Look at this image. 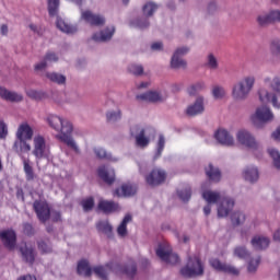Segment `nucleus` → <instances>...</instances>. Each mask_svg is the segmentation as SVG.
I'll return each instance as SVG.
<instances>
[{
    "mask_svg": "<svg viewBox=\"0 0 280 280\" xmlns=\"http://www.w3.org/2000/svg\"><path fill=\"white\" fill-rule=\"evenodd\" d=\"M112 270V272H115V275H126L128 279H135L137 276V264L131 262L125 266H121L119 264H113L108 262L105 267L104 266H96L93 267L94 275L98 277V279L102 280H108V271L106 270Z\"/></svg>",
    "mask_w": 280,
    "mask_h": 280,
    "instance_id": "1",
    "label": "nucleus"
},
{
    "mask_svg": "<svg viewBox=\"0 0 280 280\" xmlns=\"http://www.w3.org/2000/svg\"><path fill=\"white\" fill-rule=\"evenodd\" d=\"M47 122L50 128L59 132L57 137L62 143L71 145V122H69V120H65L60 116L49 115Z\"/></svg>",
    "mask_w": 280,
    "mask_h": 280,
    "instance_id": "2",
    "label": "nucleus"
},
{
    "mask_svg": "<svg viewBox=\"0 0 280 280\" xmlns=\"http://www.w3.org/2000/svg\"><path fill=\"white\" fill-rule=\"evenodd\" d=\"M14 148L23 163V170L26 176V180L32 182L36 178V174L34 173V167L32 166V162L30 159L25 158V154L32 151V145L27 143L26 140L18 139L14 143Z\"/></svg>",
    "mask_w": 280,
    "mask_h": 280,
    "instance_id": "3",
    "label": "nucleus"
},
{
    "mask_svg": "<svg viewBox=\"0 0 280 280\" xmlns=\"http://www.w3.org/2000/svg\"><path fill=\"white\" fill-rule=\"evenodd\" d=\"M255 86V77H245L236 82L232 88V97L235 102H246L253 88Z\"/></svg>",
    "mask_w": 280,
    "mask_h": 280,
    "instance_id": "4",
    "label": "nucleus"
},
{
    "mask_svg": "<svg viewBox=\"0 0 280 280\" xmlns=\"http://www.w3.org/2000/svg\"><path fill=\"white\" fill-rule=\"evenodd\" d=\"M180 275L185 279L202 277L205 275V266L200 258L198 256L188 257L186 266L180 269Z\"/></svg>",
    "mask_w": 280,
    "mask_h": 280,
    "instance_id": "5",
    "label": "nucleus"
},
{
    "mask_svg": "<svg viewBox=\"0 0 280 280\" xmlns=\"http://www.w3.org/2000/svg\"><path fill=\"white\" fill-rule=\"evenodd\" d=\"M252 121L255 126H259V124H270V121H275V114L270 107L261 105L258 106L254 115H252Z\"/></svg>",
    "mask_w": 280,
    "mask_h": 280,
    "instance_id": "6",
    "label": "nucleus"
},
{
    "mask_svg": "<svg viewBox=\"0 0 280 280\" xmlns=\"http://www.w3.org/2000/svg\"><path fill=\"white\" fill-rule=\"evenodd\" d=\"M156 255L160 257V259H162V261H165V264H171L172 266H176V264L180 261L178 254H174V252H172V246L166 243H161L158 246Z\"/></svg>",
    "mask_w": 280,
    "mask_h": 280,
    "instance_id": "7",
    "label": "nucleus"
},
{
    "mask_svg": "<svg viewBox=\"0 0 280 280\" xmlns=\"http://www.w3.org/2000/svg\"><path fill=\"white\" fill-rule=\"evenodd\" d=\"M33 209L37 215V220L45 224L51 218V207L47 200L37 199L33 202Z\"/></svg>",
    "mask_w": 280,
    "mask_h": 280,
    "instance_id": "8",
    "label": "nucleus"
},
{
    "mask_svg": "<svg viewBox=\"0 0 280 280\" xmlns=\"http://www.w3.org/2000/svg\"><path fill=\"white\" fill-rule=\"evenodd\" d=\"M33 154L35 155L37 163L42 159L49 158V147H47V143L45 142V138L43 136H37L34 138Z\"/></svg>",
    "mask_w": 280,
    "mask_h": 280,
    "instance_id": "9",
    "label": "nucleus"
},
{
    "mask_svg": "<svg viewBox=\"0 0 280 280\" xmlns=\"http://www.w3.org/2000/svg\"><path fill=\"white\" fill-rule=\"evenodd\" d=\"M130 136L136 139V143L139 148H148V145H150V137L145 136V128L141 125H133L130 128Z\"/></svg>",
    "mask_w": 280,
    "mask_h": 280,
    "instance_id": "10",
    "label": "nucleus"
},
{
    "mask_svg": "<svg viewBox=\"0 0 280 280\" xmlns=\"http://www.w3.org/2000/svg\"><path fill=\"white\" fill-rule=\"evenodd\" d=\"M236 139L241 145H245V148H250L252 150H257L258 144L255 140V137L250 135V131L246 129H241L236 133Z\"/></svg>",
    "mask_w": 280,
    "mask_h": 280,
    "instance_id": "11",
    "label": "nucleus"
},
{
    "mask_svg": "<svg viewBox=\"0 0 280 280\" xmlns=\"http://www.w3.org/2000/svg\"><path fill=\"white\" fill-rule=\"evenodd\" d=\"M235 207V199L231 197H222L217 209L218 218H229V213L233 211Z\"/></svg>",
    "mask_w": 280,
    "mask_h": 280,
    "instance_id": "12",
    "label": "nucleus"
},
{
    "mask_svg": "<svg viewBox=\"0 0 280 280\" xmlns=\"http://www.w3.org/2000/svg\"><path fill=\"white\" fill-rule=\"evenodd\" d=\"M166 178L167 173L160 168L152 170V172L145 176V180L150 185V187H159V185H163Z\"/></svg>",
    "mask_w": 280,
    "mask_h": 280,
    "instance_id": "13",
    "label": "nucleus"
},
{
    "mask_svg": "<svg viewBox=\"0 0 280 280\" xmlns=\"http://www.w3.org/2000/svg\"><path fill=\"white\" fill-rule=\"evenodd\" d=\"M0 240L8 250L16 248V232L14 230L0 231Z\"/></svg>",
    "mask_w": 280,
    "mask_h": 280,
    "instance_id": "14",
    "label": "nucleus"
},
{
    "mask_svg": "<svg viewBox=\"0 0 280 280\" xmlns=\"http://www.w3.org/2000/svg\"><path fill=\"white\" fill-rule=\"evenodd\" d=\"M137 100L142 102H151V104H163L167 97L163 96L159 91H149L136 96Z\"/></svg>",
    "mask_w": 280,
    "mask_h": 280,
    "instance_id": "15",
    "label": "nucleus"
},
{
    "mask_svg": "<svg viewBox=\"0 0 280 280\" xmlns=\"http://www.w3.org/2000/svg\"><path fill=\"white\" fill-rule=\"evenodd\" d=\"M20 253L25 264L34 266V261H36V249H34L33 246H28L27 243H25L20 247Z\"/></svg>",
    "mask_w": 280,
    "mask_h": 280,
    "instance_id": "16",
    "label": "nucleus"
},
{
    "mask_svg": "<svg viewBox=\"0 0 280 280\" xmlns=\"http://www.w3.org/2000/svg\"><path fill=\"white\" fill-rule=\"evenodd\" d=\"M205 113V97L198 96L192 105H189L186 109L188 117H196V115H202Z\"/></svg>",
    "mask_w": 280,
    "mask_h": 280,
    "instance_id": "17",
    "label": "nucleus"
},
{
    "mask_svg": "<svg viewBox=\"0 0 280 280\" xmlns=\"http://www.w3.org/2000/svg\"><path fill=\"white\" fill-rule=\"evenodd\" d=\"M214 138L221 145L231 147L235 144V139L229 131H226V129H219L215 131Z\"/></svg>",
    "mask_w": 280,
    "mask_h": 280,
    "instance_id": "18",
    "label": "nucleus"
},
{
    "mask_svg": "<svg viewBox=\"0 0 280 280\" xmlns=\"http://www.w3.org/2000/svg\"><path fill=\"white\" fill-rule=\"evenodd\" d=\"M82 19L86 21V23H90L91 25H94L95 27H102V25H105L106 19L102 15L93 14L91 11H85L82 13Z\"/></svg>",
    "mask_w": 280,
    "mask_h": 280,
    "instance_id": "19",
    "label": "nucleus"
},
{
    "mask_svg": "<svg viewBox=\"0 0 280 280\" xmlns=\"http://www.w3.org/2000/svg\"><path fill=\"white\" fill-rule=\"evenodd\" d=\"M97 174L102 182L106 183V185H113V183H115V170L106 166H100Z\"/></svg>",
    "mask_w": 280,
    "mask_h": 280,
    "instance_id": "20",
    "label": "nucleus"
},
{
    "mask_svg": "<svg viewBox=\"0 0 280 280\" xmlns=\"http://www.w3.org/2000/svg\"><path fill=\"white\" fill-rule=\"evenodd\" d=\"M259 100L260 102L266 103V102H271L273 108H280V102L279 98H277V94H271L265 89H260L258 91Z\"/></svg>",
    "mask_w": 280,
    "mask_h": 280,
    "instance_id": "21",
    "label": "nucleus"
},
{
    "mask_svg": "<svg viewBox=\"0 0 280 280\" xmlns=\"http://www.w3.org/2000/svg\"><path fill=\"white\" fill-rule=\"evenodd\" d=\"M115 35V26L106 27L105 30L101 31L100 34H94L92 36V40H95V43H106L113 38Z\"/></svg>",
    "mask_w": 280,
    "mask_h": 280,
    "instance_id": "22",
    "label": "nucleus"
},
{
    "mask_svg": "<svg viewBox=\"0 0 280 280\" xmlns=\"http://www.w3.org/2000/svg\"><path fill=\"white\" fill-rule=\"evenodd\" d=\"M77 272L80 277L91 279V277H93V268H91V264L89 262V260H80L77 266Z\"/></svg>",
    "mask_w": 280,
    "mask_h": 280,
    "instance_id": "23",
    "label": "nucleus"
},
{
    "mask_svg": "<svg viewBox=\"0 0 280 280\" xmlns=\"http://www.w3.org/2000/svg\"><path fill=\"white\" fill-rule=\"evenodd\" d=\"M16 137L18 139L30 141L34 137V130L27 125V122H24L18 128Z\"/></svg>",
    "mask_w": 280,
    "mask_h": 280,
    "instance_id": "24",
    "label": "nucleus"
},
{
    "mask_svg": "<svg viewBox=\"0 0 280 280\" xmlns=\"http://www.w3.org/2000/svg\"><path fill=\"white\" fill-rule=\"evenodd\" d=\"M0 97L5 102H23V95L9 91L5 88H0Z\"/></svg>",
    "mask_w": 280,
    "mask_h": 280,
    "instance_id": "25",
    "label": "nucleus"
},
{
    "mask_svg": "<svg viewBox=\"0 0 280 280\" xmlns=\"http://www.w3.org/2000/svg\"><path fill=\"white\" fill-rule=\"evenodd\" d=\"M250 244L255 250H266L270 246V240L264 236H254Z\"/></svg>",
    "mask_w": 280,
    "mask_h": 280,
    "instance_id": "26",
    "label": "nucleus"
},
{
    "mask_svg": "<svg viewBox=\"0 0 280 280\" xmlns=\"http://www.w3.org/2000/svg\"><path fill=\"white\" fill-rule=\"evenodd\" d=\"M98 209L100 211H103V213H115V211H119V203L115 201L100 200Z\"/></svg>",
    "mask_w": 280,
    "mask_h": 280,
    "instance_id": "27",
    "label": "nucleus"
},
{
    "mask_svg": "<svg viewBox=\"0 0 280 280\" xmlns=\"http://www.w3.org/2000/svg\"><path fill=\"white\" fill-rule=\"evenodd\" d=\"M201 196L207 205H218L222 200V195L219 191L205 190Z\"/></svg>",
    "mask_w": 280,
    "mask_h": 280,
    "instance_id": "28",
    "label": "nucleus"
},
{
    "mask_svg": "<svg viewBox=\"0 0 280 280\" xmlns=\"http://www.w3.org/2000/svg\"><path fill=\"white\" fill-rule=\"evenodd\" d=\"M116 196H124V198H130L137 194V186L132 184H124L120 189H116Z\"/></svg>",
    "mask_w": 280,
    "mask_h": 280,
    "instance_id": "29",
    "label": "nucleus"
},
{
    "mask_svg": "<svg viewBox=\"0 0 280 280\" xmlns=\"http://www.w3.org/2000/svg\"><path fill=\"white\" fill-rule=\"evenodd\" d=\"M206 176H208L209 180H212V183H220L222 173L220 172V168L210 163L208 167H206Z\"/></svg>",
    "mask_w": 280,
    "mask_h": 280,
    "instance_id": "30",
    "label": "nucleus"
},
{
    "mask_svg": "<svg viewBox=\"0 0 280 280\" xmlns=\"http://www.w3.org/2000/svg\"><path fill=\"white\" fill-rule=\"evenodd\" d=\"M96 229L98 233H103L106 235V237H108V240H113V237H115L113 234V225H110L108 221H100L96 223Z\"/></svg>",
    "mask_w": 280,
    "mask_h": 280,
    "instance_id": "31",
    "label": "nucleus"
},
{
    "mask_svg": "<svg viewBox=\"0 0 280 280\" xmlns=\"http://www.w3.org/2000/svg\"><path fill=\"white\" fill-rule=\"evenodd\" d=\"M243 176L248 183H257L259 180V171L254 166H248L244 170Z\"/></svg>",
    "mask_w": 280,
    "mask_h": 280,
    "instance_id": "32",
    "label": "nucleus"
},
{
    "mask_svg": "<svg viewBox=\"0 0 280 280\" xmlns=\"http://www.w3.org/2000/svg\"><path fill=\"white\" fill-rule=\"evenodd\" d=\"M132 221L131 214H126L121 221V223L117 228V233L119 237H126L128 235V224Z\"/></svg>",
    "mask_w": 280,
    "mask_h": 280,
    "instance_id": "33",
    "label": "nucleus"
},
{
    "mask_svg": "<svg viewBox=\"0 0 280 280\" xmlns=\"http://www.w3.org/2000/svg\"><path fill=\"white\" fill-rule=\"evenodd\" d=\"M47 61L48 62H58V55L56 52H47L45 56V61H42L37 65H35V71H43L47 67Z\"/></svg>",
    "mask_w": 280,
    "mask_h": 280,
    "instance_id": "34",
    "label": "nucleus"
},
{
    "mask_svg": "<svg viewBox=\"0 0 280 280\" xmlns=\"http://www.w3.org/2000/svg\"><path fill=\"white\" fill-rule=\"evenodd\" d=\"M150 18H137L129 22L130 27H137L138 30H148L150 27Z\"/></svg>",
    "mask_w": 280,
    "mask_h": 280,
    "instance_id": "35",
    "label": "nucleus"
},
{
    "mask_svg": "<svg viewBox=\"0 0 280 280\" xmlns=\"http://www.w3.org/2000/svg\"><path fill=\"white\" fill-rule=\"evenodd\" d=\"M156 10H159V4L152 1H149L142 5V14L147 19L154 16V12H156Z\"/></svg>",
    "mask_w": 280,
    "mask_h": 280,
    "instance_id": "36",
    "label": "nucleus"
},
{
    "mask_svg": "<svg viewBox=\"0 0 280 280\" xmlns=\"http://www.w3.org/2000/svg\"><path fill=\"white\" fill-rule=\"evenodd\" d=\"M231 222L233 226H242L246 222V214L242 211H234L231 214Z\"/></svg>",
    "mask_w": 280,
    "mask_h": 280,
    "instance_id": "37",
    "label": "nucleus"
},
{
    "mask_svg": "<svg viewBox=\"0 0 280 280\" xmlns=\"http://www.w3.org/2000/svg\"><path fill=\"white\" fill-rule=\"evenodd\" d=\"M171 69H187V61L183 57L173 55L171 58Z\"/></svg>",
    "mask_w": 280,
    "mask_h": 280,
    "instance_id": "38",
    "label": "nucleus"
},
{
    "mask_svg": "<svg viewBox=\"0 0 280 280\" xmlns=\"http://www.w3.org/2000/svg\"><path fill=\"white\" fill-rule=\"evenodd\" d=\"M259 264H261V257L257 256L256 258H250L247 262V272L249 275H255L257 269L259 268Z\"/></svg>",
    "mask_w": 280,
    "mask_h": 280,
    "instance_id": "39",
    "label": "nucleus"
},
{
    "mask_svg": "<svg viewBox=\"0 0 280 280\" xmlns=\"http://www.w3.org/2000/svg\"><path fill=\"white\" fill-rule=\"evenodd\" d=\"M177 196L179 200H183L184 202H189V200H191V187L185 186L182 189H177Z\"/></svg>",
    "mask_w": 280,
    "mask_h": 280,
    "instance_id": "40",
    "label": "nucleus"
},
{
    "mask_svg": "<svg viewBox=\"0 0 280 280\" xmlns=\"http://www.w3.org/2000/svg\"><path fill=\"white\" fill-rule=\"evenodd\" d=\"M46 78L56 84H65V82H67V77L58 72H48L46 73Z\"/></svg>",
    "mask_w": 280,
    "mask_h": 280,
    "instance_id": "41",
    "label": "nucleus"
},
{
    "mask_svg": "<svg viewBox=\"0 0 280 280\" xmlns=\"http://www.w3.org/2000/svg\"><path fill=\"white\" fill-rule=\"evenodd\" d=\"M256 22L259 27H268V25H272V21L270 20V13H261L256 18Z\"/></svg>",
    "mask_w": 280,
    "mask_h": 280,
    "instance_id": "42",
    "label": "nucleus"
},
{
    "mask_svg": "<svg viewBox=\"0 0 280 280\" xmlns=\"http://www.w3.org/2000/svg\"><path fill=\"white\" fill-rule=\"evenodd\" d=\"M206 67L208 69H210L211 71H215L219 69L220 67V63L218 62V58H215V55L213 54H209L207 56V60H206Z\"/></svg>",
    "mask_w": 280,
    "mask_h": 280,
    "instance_id": "43",
    "label": "nucleus"
},
{
    "mask_svg": "<svg viewBox=\"0 0 280 280\" xmlns=\"http://www.w3.org/2000/svg\"><path fill=\"white\" fill-rule=\"evenodd\" d=\"M205 82L199 81L188 88V94L195 97V95L199 94L200 91H205Z\"/></svg>",
    "mask_w": 280,
    "mask_h": 280,
    "instance_id": "44",
    "label": "nucleus"
},
{
    "mask_svg": "<svg viewBox=\"0 0 280 280\" xmlns=\"http://www.w3.org/2000/svg\"><path fill=\"white\" fill-rule=\"evenodd\" d=\"M234 257H238V259H248V257H250V252H248L245 246H237L234 248Z\"/></svg>",
    "mask_w": 280,
    "mask_h": 280,
    "instance_id": "45",
    "label": "nucleus"
},
{
    "mask_svg": "<svg viewBox=\"0 0 280 280\" xmlns=\"http://www.w3.org/2000/svg\"><path fill=\"white\" fill-rule=\"evenodd\" d=\"M58 8H60V0H48V14L49 16L58 15Z\"/></svg>",
    "mask_w": 280,
    "mask_h": 280,
    "instance_id": "46",
    "label": "nucleus"
},
{
    "mask_svg": "<svg viewBox=\"0 0 280 280\" xmlns=\"http://www.w3.org/2000/svg\"><path fill=\"white\" fill-rule=\"evenodd\" d=\"M37 248L38 250H40V253L43 255H47L49 253H51V243L49 242V240L47 241H38L37 242Z\"/></svg>",
    "mask_w": 280,
    "mask_h": 280,
    "instance_id": "47",
    "label": "nucleus"
},
{
    "mask_svg": "<svg viewBox=\"0 0 280 280\" xmlns=\"http://www.w3.org/2000/svg\"><path fill=\"white\" fill-rule=\"evenodd\" d=\"M56 25L63 34H71V25L62 20V18H57Z\"/></svg>",
    "mask_w": 280,
    "mask_h": 280,
    "instance_id": "48",
    "label": "nucleus"
},
{
    "mask_svg": "<svg viewBox=\"0 0 280 280\" xmlns=\"http://www.w3.org/2000/svg\"><path fill=\"white\" fill-rule=\"evenodd\" d=\"M164 148H165V136L160 135L156 143V152H155L154 159H159L161 154H163Z\"/></svg>",
    "mask_w": 280,
    "mask_h": 280,
    "instance_id": "49",
    "label": "nucleus"
},
{
    "mask_svg": "<svg viewBox=\"0 0 280 280\" xmlns=\"http://www.w3.org/2000/svg\"><path fill=\"white\" fill-rule=\"evenodd\" d=\"M106 119L107 121L115 124V121H119L121 119V110H110L106 113Z\"/></svg>",
    "mask_w": 280,
    "mask_h": 280,
    "instance_id": "50",
    "label": "nucleus"
},
{
    "mask_svg": "<svg viewBox=\"0 0 280 280\" xmlns=\"http://www.w3.org/2000/svg\"><path fill=\"white\" fill-rule=\"evenodd\" d=\"M269 49L273 56H280V38H273L269 44Z\"/></svg>",
    "mask_w": 280,
    "mask_h": 280,
    "instance_id": "51",
    "label": "nucleus"
},
{
    "mask_svg": "<svg viewBox=\"0 0 280 280\" xmlns=\"http://www.w3.org/2000/svg\"><path fill=\"white\" fill-rule=\"evenodd\" d=\"M221 272H225V275H233L234 277L240 276V270L235 268V266L229 265L226 262H224L223 269L221 270Z\"/></svg>",
    "mask_w": 280,
    "mask_h": 280,
    "instance_id": "52",
    "label": "nucleus"
},
{
    "mask_svg": "<svg viewBox=\"0 0 280 280\" xmlns=\"http://www.w3.org/2000/svg\"><path fill=\"white\" fill-rule=\"evenodd\" d=\"M81 205L85 212L93 211V208L95 207V199H93V197H89L86 199H83Z\"/></svg>",
    "mask_w": 280,
    "mask_h": 280,
    "instance_id": "53",
    "label": "nucleus"
},
{
    "mask_svg": "<svg viewBox=\"0 0 280 280\" xmlns=\"http://www.w3.org/2000/svg\"><path fill=\"white\" fill-rule=\"evenodd\" d=\"M268 153H269V156H271V159H273L275 167H277V170H280V154H279V151H277L275 149H269Z\"/></svg>",
    "mask_w": 280,
    "mask_h": 280,
    "instance_id": "54",
    "label": "nucleus"
},
{
    "mask_svg": "<svg viewBox=\"0 0 280 280\" xmlns=\"http://www.w3.org/2000/svg\"><path fill=\"white\" fill-rule=\"evenodd\" d=\"M128 71L133 75H143V66L132 63L128 67Z\"/></svg>",
    "mask_w": 280,
    "mask_h": 280,
    "instance_id": "55",
    "label": "nucleus"
},
{
    "mask_svg": "<svg viewBox=\"0 0 280 280\" xmlns=\"http://www.w3.org/2000/svg\"><path fill=\"white\" fill-rule=\"evenodd\" d=\"M97 159H105L106 161H113V155L110 153H107L106 150L98 148L94 150Z\"/></svg>",
    "mask_w": 280,
    "mask_h": 280,
    "instance_id": "56",
    "label": "nucleus"
},
{
    "mask_svg": "<svg viewBox=\"0 0 280 280\" xmlns=\"http://www.w3.org/2000/svg\"><path fill=\"white\" fill-rule=\"evenodd\" d=\"M212 95L214 100H222L226 95V91H224V88L217 85L212 89Z\"/></svg>",
    "mask_w": 280,
    "mask_h": 280,
    "instance_id": "57",
    "label": "nucleus"
},
{
    "mask_svg": "<svg viewBox=\"0 0 280 280\" xmlns=\"http://www.w3.org/2000/svg\"><path fill=\"white\" fill-rule=\"evenodd\" d=\"M189 51H190L189 46H180V47L175 49L173 56H176L178 58H183V56H187V54H189Z\"/></svg>",
    "mask_w": 280,
    "mask_h": 280,
    "instance_id": "58",
    "label": "nucleus"
},
{
    "mask_svg": "<svg viewBox=\"0 0 280 280\" xmlns=\"http://www.w3.org/2000/svg\"><path fill=\"white\" fill-rule=\"evenodd\" d=\"M26 95L31 97V100H43V97H45V93L38 92L36 90L26 91Z\"/></svg>",
    "mask_w": 280,
    "mask_h": 280,
    "instance_id": "59",
    "label": "nucleus"
},
{
    "mask_svg": "<svg viewBox=\"0 0 280 280\" xmlns=\"http://www.w3.org/2000/svg\"><path fill=\"white\" fill-rule=\"evenodd\" d=\"M224 264L220 261L218 258H212L210 259V266L214 269L218 270L219 272H222V269L224 268Z\"/></svg>",
    "mask_w": 280,
    "mask_h": 280,
    "instance_id": "60",
    "label": "nucleus"
},
{
    "mask_svg": "<svg viewBox=\"0 0 280 280\" xmlns=\"http://www.w3.org/2000/svg\"><path fill=\"white\" fill-rule=\"evenodd\" d=\"M23 233L24 235H27L28 237H32L36 233L34 230V225L32 223H23Z\"/></svg>",
    "mask_w": 280,
    "mask_h": 280,
    "instance_id": "61",
    "label": "nucleus"
},
{
    "mask_svg": "<svg viewBox=\"0 0 280 280\" xmlns=\"http://www.w3.org/2000/svg\"><path fill=\"white\" fill-rule=\"evenodd\" d=\"M269 18L271 20V24L272 23H280V10L279 9L270 10L269 11Z\"/></svg>",
    "mask_w": 280,
    "mask_h": 280,
    "instance_id": "62",
    "label": "nucleus"
},
{
    "mask_svg": "<svg viewBox=\"0 0 280 280\" xmlns=\"http://www.w3.org/2000/svg\"><path fill=\"white\" fill-rule=\"evenodd\" d=\"M8 137V125L0 121V139H5Z\"/></svg>",
    "mask_w": 280,
    "mask_h": 280,
    "instance_id": "63",
    "label": "nucleus"
},
{
    "mask_svg": "<svg viewBox=\"0 0 280 280\" xmlns=\"http://www.w3.org/2000/svg\"><path fill=\"white\" fill-rule=\"evenodd\" d=\"M207 12L208 14H215V12H218V4L215 1H210L208 3Z\"/></svg>",
    "mask_w": 280,
    "mask_h": 280,
    "instance_id": "64",
    "label": "nucleus"
}]
</instances>
